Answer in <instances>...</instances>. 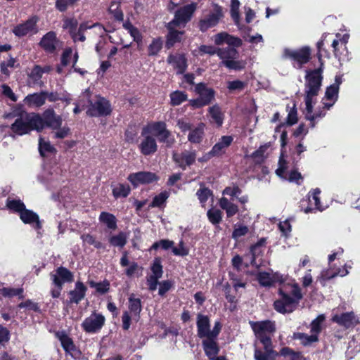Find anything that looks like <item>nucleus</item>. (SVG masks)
I'll use <instances>...</instances> for the list:
<instances>
[{"label":"nucleus","mask_w":360,"mask_h":360,"mask_svg":"<svg viewBox=\"0 0 360 360\" xmlns=\"http://www.w3.org/2000/svg\"><path fill=\"white\" fill-rule=\"evenodd\" d=\"M323 69L321 66L314 70H307L304 84L305 117L311 122L325 116L321 112L313 113L314 105L316 103V97L321 89L323 80Z\"/></svg>","instance_id":"f257e3e1"},{"label":"nucleus","mask_w":360,"mask_h":360,"mask_svg":"<svg viewBox=\"0 0 360 360\" xmlns=\"http://www.w3.org/2000/svg\"><path fill=\"white\" fill-rule=\"evenodd\" d=\"M250 324L257 338L263 345L264 352L258 349L255 350V360H275L277 353L273 350L271 340L269 336L275 330V323L271 321H250Z\"/></svg>","instance_id":"f03ea898"},{"label":"nucleus","mask_w":360,"mask_h":360,"mask_svg":"<svg viewBox=\"0 0 360 360\" xmlns=\"http://www.w3.org/2000/svg\"><path fill=\"white\" fill-rule=\"evenodd\" d=\"M281 298L274 302L275 309L282 314L292 312L300 300L302 298V295L300 287L297 285H283L279 289Z\"/></svg>","instance_id":"7ed1b4c3"},{"label":"nucleus","mask_w":360,"mask_h":360,"mask_svg":"<svg viewBox=\"0 0 360 360\" xmlns=\"http://www.w3.org/2000/svg\"><path fill=\"white\" fill-rule=\"evenodd\" d=\"M40 115L24 113L15 120L11 129L13 133L22 136L32 130H37V127L40 126Z\"/></svg>","instance_id":"20e7f679"},{"label":"nucleus","mask_w":360,"mask_h":360,"mask_svg":"<svg viewBox=\"0 0 360 360\" xmlns=\"http://www.w3.org/2000/svg\"><path fill=\"white\" fill-rule=\"evenodd\" d=\"M144 134H149L150 136H156L160 142H162L167 146H172L175 139L170 131L167 129L166 124L163 122H156L148 124L143 128Z\"/></svg>","instance_id":"39448f33"},{"label":"nucleus","mask_w":360,"mask_h":360,"mask_svg":"<svg viewBox=\"0 0 360 360\" xmlns=\"http://www.w3.org/2000/svg\"><path fill=\"white\" fill-rule=\"evenodd\" d=\"M129 311H125L122 316V328L127 330L130 327L131 321L137 322L142 309L141 302L134 294L130 295L128 301Z\"/></svg>","instance_id":"423d86ee"},{"label":"nucleus","mask_w":360,"mask_h":360,"mask_svg":"<svg viewBox=\"0 0 360 360\" xmlns=\"http://www.w3.org/2000/svg\"><path fill=\"white\" fill-rule=\"evenodd\" d=\"M86 22L81 23L78 27V21L75 18H65L63 20V28L67 30L75 42L84 41V32L88 30Z\"/></svg>","instance_id":"0eeeda50"},{"label":"nucleus","mask_w":360,"mask_h":360,"mask_svg":"<svg viewBox=\"0 0 360 360\" xmlns=\"http://www.w3.org/2000/svg\"><path fill=\"white\" fill-rule=\"evenodd\" d=\"M283 55L292 61L294 68L301 69L311 59V49L308 46L297 49H285Z\"/></svg>","instance_id":"6e6552de"},{"label":"nucleus","mask_w":360,"mask_h":360,"mask_svg":"<svg viewBox=\"0 0 360 360\" xmlns=\"http://www.w3.org/2000/svg\"><path fill=\"white\" fill-rule=\"evenodd\" d=\"M321 190L318 188L311 190L307 195V200L301 202V210L306 214L314 212L316 211H323L327 206L323 205L320 202L319 195Z\"/></svg>","instance_id":"1a4fd4ad"},{"label":"nucleus","mask_w":360,"mask_h":360,"mask_svg":"<svg viewBox=\"0 0 360 360\" xmlns=\"http://www.w3.org/2000/svg\"><path fill=\"white\" fill-rule=\"evenodd\" d=\"M224 18V11L222 7L217 4L213 6V9L209 14L202 17L199 21V29L202 32H205L210 28L216 26L219 20Z\"/></svg>","instance_id":"9d476101"},{"label":"nucleus","mask_w":360,"mask_h":360,"mask_svg":"<svg viewBox=\"0 0 360 360\" xmlns=\"http://www.w3.org/2000/svg\"><path fill=\"white\" fill-rule=\"evenodd\" d=\"M105 319L101 314L94 312L86 318L82 323L84 331L89 333H96L104 326Z\"/></svg>","instance_id":"9b49d317"},{"label":"nucleus","mask_w":360,"mask_h":360,"mask_svg":"<svg viewBox=\"0 0 360 360\" xmlns=\"http://www.w3.org/2000/svg\"><path fill=\"white\" fill-rule=\"evenodd\" d=\"M196 9V4H191L179 9L176 13L173 20L169 22V27L177 25L179 27H184L185 25L191 20L193 13Z\"/></svg>","instance_id":"f8f14e48"},{"label":"nucleus","mask_w":360,"mask_h":360,"mask_svg":"<svg viewBox=\"0 0 360 360\" xmlns=\"http://www.w3.org/2000/svg\"><path fill=\"white\" fill-rule=\"evenodd\" d=\"M41 124L37 127V131L44 129V127H48L52 129H55L61 127L63 120L61 116L56 115L53 108L46 109L40 116Z\"/></svg>","instance_id":"ddd939ff"},{"label":"nucleus","mask_w":360,"mask_h":360,"mask_svg":"<svg viewBox=\"0 0 360 360\" xmlns=\"http://www.w3.org/2000/svg\"><path fill=\"white\" fill-rule=\"evenodd\" d=\"M110 112V104L106 99L101 97H98L94 103H91L86 112L91 117L106 116Z\"/></svg>","instance_id":"4468645a"},{"label":"nucleus","mask_w":360,"mask_h":360,"mask_svg":"<svg viewBox=\"0 0 360 360\" xmlns=\"http://www.w3.org/2000/svg\"><path fill=\"white\" fill-rule=\"evenodd\" d=\"M38 18L32 17L27 20L25 23L15 26L13 30V33L18 37H24L27 34H33L37 32V22Z\"/></svg>","instance_id":"2eb2a0df"},{"label":"nucleus","mask_w":360,"mask_h":360,"mask_svg":"<svg viewBox=\"0 0 360 360\" xmlns=\"http://www.w3.org/2000/svg\"><path fill=\"white\" fill-rule=\"evenodd\" d=\"M51 279L56 286L63 285L65 283H71L74 276L67 268L60 266L54 273L50 274Z\"/></svg>","instance_id":"dca6fc26"},{"label":"nucleus","mask_w":360,"mask_h":360,"mask_svg":"<svg viewBox=\"0 0 360 360\" xmlns=\"http://www.w3.org/2000/svg\"><path fill=\"white\" fill-rule=\"evenodd\" d=\"M128 180L134 186L150 184L158 180L155 174L150 172H139L132 173L128 176Z\"/></svg>","instance_id":"f3484780"},{"label":"nucleus","mask_w":360,"mask_h":360,"mask_svg":"<svg viewBox=\"0 0 360 360\" xmlns=\"http://www.w3.org/2000/svg\"><path fill=\"white\" fill-rule=\"evenodd\" d=\"M257 279L259 284L264 287H270L276 283H283L284 278L278 273L271 274L269 272L261 271L257 275Z\"/></svg>","instance_id":"a211bd4d"},{"label":"nucleus","mask_w":360,"mask_h":360,"mask_svg":"<svg viewBox=\"0 0 360 360\" xmlns=\"http://www.w3.org/2000/svg\"><path fill=\"white\" fill-rule=\"evenodd\" d=\"M141 136H143V139L139 146L141 152L144 155H148L155 153L158 149V145L155 138L149 134H144L143 129H142Z\"/></svg>","instance_id":"6ab92c4d"},{"label":"nucleus","mask_w":360,"mask_h":360,"mask_svg":"<svg viewBox=\"0 0 360 360\" xmlns=\"http://www.w3.org/2000/svg\"><path fill=\"white\" fill-rule=\"evenodd\" d=\"M19 217L24 224L30 225L35 230L38 231L42 227L39 215L32 210L25 209Z\"/></svg>","instance_id":"aec40b11"},{"label":"nucleus","mask_w":360,"mask_h":360,"mask_svg":"<svg viewBox=\"0 0 360 360\" xmlns=\"http://www.w3.org/2000/svg\"><path fill=\"white\" fill-rule=\"evenodd\" d=\"M212 40L214 41V44L218 46L224 43L229 46H232L234 47H239L242 45V41L240 39L231 36L225 32L215 34L213 36Z\"/></svg>","instance_id":"412c9836"},{"label":"nucleus","mask_w":360,"mask_h":360,"mask_svg":"<svg viewBox=\"0 0 360 360\" xmlns=\"http://www.w3.org/2000/svg\"><path fill=\"white\" fill-rule=\"evenodd\" d=\"M173 159L181 168L185 169L186 166H190L195 162V153L193 151L185 150L180 154L174 153Z\"/></svg>","instance_id":"4be33fe9"},{"label":"nucleus","mask_w":360,"mask_h":360,"mask_svg":"<svg viewBox=\"0 0 360 360\" xmlns=\"http://www.w3.org/2000/svg\"><path fill=\"white\" fill-rule=\"evenodd\" d=\"M46 100V92L34 93L28 94L24 98V104L30 108H39L42 106Z\"/></svg>","instance_id":"5701e85b"},{"label":"nucleus","mask_w":360,"mask_h":360,"mask_svg":"<svg viewBox=\"0 0 360 360\" xmlns=\"http://www.w3.org/2000/svg\"><path fill=\"white\" fill-rule=\"evenodd\" d=\"M233 138L231 136H223L215 143L210 152L212 156H219L224 154L226 149L231 144Z\"/></svg>","instance_id":"b1692460"},{"label":"nucleus","mask_w":360,"mask_h":360,"mask_svg":"<svg viewBox=\"0 0 360 360\" xmlns=\"http://www.w3.org/2000/svg\"><path fill=\"white\" fill-rule=\"evenodd\" d=\"M338 92L337 84H331L327 87L323 101L324 109L329 110L335 104L338 98Z\"/></svg>","instance_id":"393cba45"},{"label":"nucleus","mask_w":360,"mask_h":360,"mask_svg":"<svg viewBox=\"0 0 360 360\" xmlns=\"http://www.w3.org/2000/svg\"><path fill=\"white\" fill-rule=\"evenodd\" d=\"M197 328L198 335L200 338H206L210 337V325L207 316L201 314L197 316Z\"/></svg>","instance_id":"a878e982"},{"label":"nucleus","mask_w":360,"mask_h":360,"mask_svg":"<svg viewBox=\"0 0 360 360\" xmlns=\"http://www.w3.org/2000/svg\"><path fill=\"white\" fill-rule=\"evenodd\" d=\"M87 288L83 283L77 281L75 283V289L70 290L68 293L70 303L78 304L82 301L86 292Z\"/></svg>","instance_id":"bb28decb"},{"label":"nucleus","mask_w":360,"mask_h":360,"mask_svg":"<svg viewBox=\"0 0 360 360\" xmlns=\"http://www.w3.org/2000/svg\"><path fill=\"white\" fill-rule=\"evenodd\" d=\"M57 44L58 39L56 38V34L54 32L46 33L40 41V45L49 53H53L55 51Z\"/></svg>","instance_id":"cd10ccee"},{"label":"nucleus","mask_w":360,"mask_h":360,"mask_svg":"<svg viewBox=\"0 0 360 360\" xmlns=\"http://www.w3.org/2000/svg\"><path fill=\"white\" fill-rule=\"evenodd\" d=\"M195 91L207 105H209L214 98V91L211 88H207L204 83L198 84L195 86Z\"/></svg>","instance_id":"c85d7f7f"},{"label":"nucleus","mask_w":360,"mask_h":360,"mask_svg":"<svg viewBox=\"0 0 360 360\" xmlns=\"http://www.w3.org/2000/svg\"><path fill=\"white\" fill-rule=\"evenodd\" d=\"M167 62L176 70L178 74H182L186 70V59L183 55H170L167 58Z\"/></svg>","instance_id":"c756f323"},{"label":"nucleus","mask_w":360,"mask_h":360,"mask_svg":"<svg viewBox=\"0 0 360 360\" xmlns=\"http://www.w3.org/2000/svg\"><path fill=\"white\" fill-rule=\"evenodd\" d=\"M332 321L340 326L349 328L356 322V319L353 312H346L340 315H334L332 318Z\"/></svg>","instance_id":"7c9ffc66"},{"label":"nucleus","mask_w":360,"mask_h":360,"mask_svg":"<svg viewBox=\"0 0 360 360\" xmlns=\"http://www.w3.org/2000/svg\"><path fill=\"white\" fill-rule=\"evenodd\" d=\"M62 169L60 167L57 165H47L43 173V178L44 181H59L60 179V176L62 174Z\"/></svg>","instance_id":"2f4dec72"},{"label":"nucleus","mask_w":360,"mask_h":360,"mask_svg":"<svg viewBox=\"0 0 360 360\" xmlns=\"http://www.w3.org/2000/svg\"><path fill=\"white\" fill-rule=\"evenodd\" d=\"M236 47L229 46L225 48H218L217 56L221 60V64L224 65L226 61H229L231 58H237L238 52Z\"/></svg>","instance_id":"473e14b6"},{"label":"nucleus","mask_w":360,"mask_h":360,"mask_svg":"<svg viewBox=\"0 0 360 360\" xmlns=\"http://www.w3.org/2000/svg\"><path fill=\"white\" fill-rule=\"evenodd\" d=\"M205 124L199 123L195 127L191 129L188 136V140L192 143H200L205 135Z\"/></svg>","instance_id":"72a5a7b5"},{"label":"nucleus","mask_w":360,"mask_h":360,"mask_svg":"<svg viewBox=\"0 0 360 360\" xmlns=\"http://www.w3.org/2000/svg\"><path fill=\"white\" fill-rule=\"evenodd\" d=\"M176 27L178 26L173 25L172 27H169V22L168 23L167 28L169 30V33L167 34L166 41V46L167 49H170L172 46H174L175 43L181 41L182 39L184 32L176 30Z\"/></svg>","instance_id":"f704fd0d"},{"label":"nucleus","mask_w":360,"mask_h":360,"mask_svg":"<svg viewBox=\"0 0 360 360\" xmlns=\"http://www.w3.org/2000/svg\"><path fill=\"white\" fill-rule=\"evenodd\" d=\"M214 339L206 338L202 341L205 352L210 359H213L219 352V347Z\"/></svg>","instance_id":"c9c22d12"},{"label":"nucleus","mask_w":360,"mask_h":360,"mask_svg":"<svg viewBox=\"0 0 360 360\" xmlns=\"http://www.w3.org/2000/svg\"><path fill=\"white\" fill-rule=\"evenodd\" d=\"M220 207L226 211L227 217H231L238 212V208L232 200H229L226 198H221L219 200Z\"/></svg>","instance_id":"e433bc0d"},{"label":"nucleus","mask_w":360,"mask_h":360,"mask_svg":"<svg viewBox=\"0 0 360 360\" xmlns=\"http://www.w3.org/2000/svg\"><path fill=\"white\" fill-rule=\"evenodd\" d=\"M56 336L66 352L71 353L75 350V345L72 340L65 332H58Z\"/></svg>","instance_id":"4c0bfd02"},{"label":"nucleus","mask_w":360,"mask_h":360,"mask_svg":"<svg viewBox=\"0 0 360 360\" xmlns=\"http://www.w3.org/2000/svg\"><path fill=\"white\" fill-rule=\"evenodd\" d=\"M208 112L212 118V122H214L218 127H221L224 122V113L219 105L216 104L208 109Z\"/></svg>","instance_id":"58836bf2"},{"label":"nucleus","mask_w":360,"mask_h":360,"mask_svg":"<svg viewBox=\"0 0 360 360\" xmlns=\"http://www.w3.org/2000/svg\"><path fill=\"white\" fill-rule=\"evenodd\" d=\"M78 60V54L75 52L73 54L71 48H67L64 50L61 56V63L63 66L70 65L72 62V67L74 68Z\"/></svg>","instance_id":"ea45409f"},{"label":"nucleus","mask_w":360,"mask_h":360,"mask_svg":"<svg viewBox=\"0 0 360 360\" xmlns=\"http://www.w3.org/2000/svg\"><path fill=\"white\" fill-rule=\"evenodd\" d=\"M337 39H334L332 43V47L333 49V53L335 57H339V53L337 50V46L340 45L341 48L343 49V50L347 49V44L348 42L349 35L348 34H345L343 35H341L340 34H336Z\"/></svg>","instance_id":"a19ab883"},{"label":"nucleus","mask_w":360,"mask_h":360,"mask_svg":"<svg viewBox=\"0 0 360 360\" xmlns=\"http://www.w3.org/2000/svg\"><path fill=\"white\" fill-rule=\"evenodd\" d=\"M270 143H266L261 146L257 150H255L251 155V157L253 158L255 163L261 164L262 162H264V160L266 158L267 150L270 148Z\"/></svg>","instance_id":"79ce46f5"},{"label":"nucleus","mask_w":360,"mask_h":360,"mask_svg":"<svg viewBox=\"0 0 360 360\" xmlns=\"http://www.w3.org/2000/svg\"><path fill=\"white\" fill-rule=\"evenodd\" d=\"M99 220L103 223L110 229H115L117 228V221L115 217L108 212H103L99 216Z\"/></svg>","instance_id":"37998d69"},{"label":"nucleus","mask_w":360,"mask_h":360,"mask_svg":"<svg viewBox=\"0 0 360 360\" xmlns=\"http://www.w3.org/2000/svg\"><path fill=\"white\" fill-rule=\"evenodd\" d=\"M6 206L9 210L18 213L19 215L26 209L25 204L20 200L10 198L7 199Z\"/></svg>","instance_id":"c03bdc74"},{"label":"nucleus","mask_w":360,"mask_h":360,"mask_svg":"<svg viewBox=\"0 0 360 360\" xmlns=\"http://www.w3.org/2000/svg\"><path fill=\"white\" fill-rule=\"evenodd\" d=\"M51 69V67L49 65H45L44 67L35 65L32 70L30 77L35 82H37L41 78L44 73L50 72Z\"/></svg>","instance_id":"a18cd8bd"},{"label":"nucleus","mask_w":360,"mask_h":360,"mask_svg":"<svg viewBox=\"0 0 360 360\" xmlns=\"http://www.w3.org/2000/svg\"><path fill=\"white\" fill-rule=\"evenodd\" d=\"M163 41L161 38H155L148 46V54L149 56H154L161 51Z\"/></svg>","instance_id":"49530a36"},{"label":"nucleus","mask_w":360,"mask_h":360,"mask_svg":"<svg viewBox=\"0 0 360 360\" xmlns=\"http://www.w3.org/2000/svg\"><path fill=\"white\" fill-rule=\"evenodd\" d=\"M19 64L16 60L11 57L7 61H4L1 63V72L2 74L9 76L11 73V70L17 68Z\"/></svg>","instance_id":"de8ad7c7"},{"label":"nucleus","mask_w":360,"mask_h":360,"mask_svg":"<svg viewBox=\"0 0 360 360\" xmlns=\"http://www.w3.org/2000/svg\"><path fill=\"white\" fill-rule=\"evenodd\" d=\"M130 192V188L127 184H120L112 188V194L115 198H126Z\"/></svg>","instance_id":"09e8293b"},{"label":"nucleus","mask_w":360,"mask_h":360,"mask_svg":"<svg viewBox=\"0 0 360 360\" xmlns=\"http://www.w3.org/2000/svg\"><path fill=\"white\" fill-rule=\"evenodd\" d=\"M171 104L174 106L179 105L188 99V96L185 92L175 91L169 95Z\"/></svg>","instance_id":"8fccbe9b"},{"label":"nucleus","mask_w":360,"mask_h":360,"mask_svg":"<svg viewBox=\"0 0 360 360\" xmlns=\"http://www.w3.org/2000/svg\"><path fill=\"white\" fill-rule=\"evenodd\" d=\"M127 238L125 233L120 232L117 235L112 236L109 238V242L112 246L122 248L127 243Z\"/></svg>","instance_id":"3c124183"},{"label":"nucleus","mask_w":360,"mask_h":360,"mask_svg":"<svg viewBox=\"0 0 360 360\" xmlns=\"http://www.w3.org/2000/svg\"><path fill=\"white\" fill-rule=\"evenodd\" d=\"M294 338L301 340L302 343L304 345H309L318 341V337H316V334H313L312 333H311V335L297 333L294 334Z\"/></svg>","instance_id":"603ef678"},{"label":"nucleus","mask_w":360,"mask_h":360,"mask_svg":"<svg viewBox=\"0 0 360 360\" xmlns=\"http://www.w3.org/2000/svg\"><path fill=\"white\" fill-rule=\"evenodd\" d=\"M124 28L128 31L131 37H133L134 40L137 43L142 41V35L139 30L133 26L131 22H126L123 24Z\"/></svg>","instance_id":"864d4df0"},{"label":"nucleus","mask_w":360,"mask_h":360,"mask_svg":"<svg viewBox=\"0 0 360 360\" xmlns=\"http://www.w3.org/2000/svg\"><path fill=\"white\" fill-rule=\"evenodd\" d=\"M23 289L22 288H3L0 289V295L5 297H13L18 296L22 298Z\"/></svg>","instance_id":"5fc2aeb1"},{"label":"nucleus","mask_w":360,"mask_h":360,"mask_svg":"<svg viewBox=\"0 0 360 360\" xmlns=\"http://www.w3.org/2000/svg\"><path fill=\"white\" fill-rule=\"evenodd\" d=\"M91 288H95L96 291L100 294H104L109 290L110 283L105 280L103 282H95L94 281H89Z\"/></svg>","instance_id":"6e6d98bb"},{"label":"nucleus","mask_w":360,"mask_h":360,"mask_svg":"<svg viewBox=\"0 0 360 360\" xmlns=\"http://www.w3.org/2000/svg\"><path fill=\"white\" fill-rule=\"evenodd\" d=\"M237 58H231L223 65L229 69L234 70H240L245 68L246 62L244 60H238Z\"/></svg>","instance_id":"4d7b16f0"},{"label":"nucleus","mask_w":360,"mask_h":360,"mask_svg":"<svg viewBox=\"0 0 360 360\" xmlns=\"http://www.w3.org/2000/svg\"><path fill=\"white\" fill-rule=\"evenodd\" d=\"M230 280L232 281L233 286L236 290H238L239 288H245L246 283L243 278L237 275L233 271L229 272Z\"/></svg>","instance_id":"13d9d810"},{"label":"nucleus","mask_w":360,"mask_h":360,"mask_svg":"<svg viewBox=\"0 0 360 360\" xmlns=\"http://www.w3.org/2000/svg\"><path fill=\"white\" fill-rule=\"evenodd\" d=\"M209 221L213 224H218L222 219V213L218 209H210L207 213Z\"/></svg>","instance_id":"bf43d9fd"},{"label":"nucleus","mask_w":360,"mask_h":360,"mask_svg":"<svg viewBox=\"0 0 360 360\" xmlns=\"http://www.w3.org/2000/svg\"><path fill=\"white\" fill-rule=\"evenodd\" d=\"M39 150L41 156H45L47 153H52L54 148L49 141L40 138L39 141Z\"/></svg>","instance_id":"052dcab7"},{"label":"nucleus","mask_w":360,"mask_h":360,"mask_svg":"<svg viewBox=\"0 0 360 360\" xmlns=\"http://www.w3.org/2000/svg\"><path fill=\"white\" fill-rule=\"evenodd\" d=\"M325 320V316L323 314L319 315L311 323V333L316 334L318 337L319 334L321 331V324Z\"/></svg>","instance_id":"680f3d73"},{"label":"nucleus","mask_w":360,"mask_h":360,"mask_svg":"<svg viewBox=\"0 0 360 360\" xmlns=\"http://www.w3.org/2000/svg\"><path fill=\"white\" fill-rule=\"evenodd\" d=\"M239 6L240 2L238 0H231V15L235 24L238 26L239 25L240 20Z\"/></svg>","instance_id":"e2e57ef3"},{"label":"nucleus","mask_w":360,"mask_h":360,"mask_svg":"<svg viewBox=\"0 0 360 360\" xmlns=\"http://www.w3.org/2000/svg\"><path fill=\"white\" fill-rule=\"evenodd\" d=\"M169 193L167 191L161 192L154 197L150 206L152 207H160L169 198Z\"/></svg>","instance_id":"0e129e2a"},{"label":"nucleus","mask_w":360,"mask_h":360,"mask_svg":"<svg viewBox=\"0 0 360 360\" xmlns=\"http://www.w3.org/2000/svg\"><path fill=\"white\" fill-rule=\"evenodd\" d=\"M248 231L249 229L245 225H235L234 230L232 233V238L235 240H238L240 237L245 236Z\"/></svg>","instance_id":"69168bd1"},{"label":"nucleus","mask_w":360,"mask_h":360,"mask_svg":"<svg viewBox=\"0 0 360 360\" xmlns=\"http://www.w3.org/2000/svg\"><path fill=\"white\" fill-rule=\"evenodd\" d=\"M79 1V0H56V8L60 12H64Z\"/></svg>","instance_id":"338daca9"},{"label":"nucleus","mask_w":360,"mask_h":360,"mask_svg":"<svg viewBox=\"0 0 360 360\" xmlns=\"http://www.w3.org/2000/svg\"><path fill=\"white\" fill-rule=\"evenodd\" d=\"M288 167L287 161L285 160L284 157L281 155L278 161V167L276 170V174L282 178L288 172Z\"/></svg>","instance_id":"774afa93"}]
</instances>
